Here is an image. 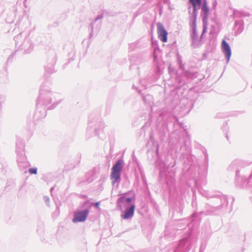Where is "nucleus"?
I'll use <instances>...</instances> for the list:
<instances>
[{
	"label": "nucleus",
	"mask_w": 252,
	"mask_h": 252,
	"mask_svg": "<svg viewBox=\"0 0 252 252\" xmlns=\"http://www.w3.org/2000/svg\"><path fill=\"white\" fill-rule=\"evenodd\" d=\"M123 168V161L118 160L113 166L112 173L111 174L112 183L114 184L120 180V173Z\"/></svg>",
	"instance_id": "1"
},
{
	"label": "nucleus",
	"mask_w": 252,
	"mask_h": 252,
	"mask_svg": "<svg viewBox=\"0 0 252 252\" xmlns=\"http://www.w3.org/2000/svg\"><path fill=\"white\" fill-rule=\"evenodd\" d=\"M157 32L158 38L161 41L163 42H167L168 32L160 23L157 24Z\"/></svg>",
	"instance_id": "2"
},
{
	"label": "nucleus",
	"mask_w": 252,
	"mask_h": 252,
	"mask_svg": "<svg viewBox=\"0 0 252 252\" xmlns=\"http://www.w3.org/2000/svg\"><path fill=\"white\" fill-rule=\"evenodd\" d=\"M88 213L89 211L88 210H84L77 212L75 215V217L72 220L73 222H77L85 221L87 219Z\"/></svg>",
	"instance_id": "3"
},
{
	"label": "nucleus",
	"mask_w": 252,
	"mask_h": 252,
	"mask_svg": "<svg viewBox=\"0 0 252 252\" xmlns=\"http://www.w3.org/2000/svg\"><path fill=\"white\" fill-rule=\"evenodd\" d=\"M222 48L223 52L228 61L231 55V52L229 45L224 40H223L222 42Z\"/></svg>",
	"instance_id": "4"
},
{
	"label": "nucleus",
	"mask_w": 252,
	"mask_h": 252,
	"mask_svg": "<svg viewBox=\"0 0 252 252\" xmlns=\"http://www.w3.org/2000/svg\"><path fill=\"white\" fill-rule=\"evenodd\" d=\"M135 208V205L133 204L130 208L125 211V213L122 215V218L125 219H127L133 216Z\"/></svg>",
	"instance_id": "5"
},
{
	"label": "nucleus",
	"mask_w": 252,
	"mask_h": 252,
	"mask_svg": "<svg viewBox=\"0 0 252 252\" xmlns=\"http://www.w3.org/2000/svg\"><path fill=\"white\" fill-rule=\"evenodd\" d=\"M201 12L204 15L205 18H207L209 13V8L207 5V3L206 0H204L203 4L201 7Z\"/></svg>",
	"instance_id": "6"
},
{
	"label": "nucleus",
	"mask_w": 252,
	"mask_h": 252,
	"mask_svg": "<svg viewBox=\"0 0 252 252\" xmlns=\"http://www.w3.org/2000/svg\"><path fill=\"white\" fill-rule=\"evenodd\" d=\"M190 2L192 4L193 8V12L195 13L197 10V5H200L201 4V0H189Z\"/></svg>",
	"instance_id": "7"
},
{
	"label": "nucleus",
	"mask_w": 252,
	"mask_h": 252,
	"mask_svg": "<svg viewBox=\"0 0 252 252\" xmlns=\"http://www.w3.org/2000/svg\"><path fill=\"white\" fill-rule=\"evenodd\" d=\"M120 199L122 201L126 202L127 203H129L131 201V199L130 198H125L124 197H121Z\"/></svg>",
	"instance_id": "8"
},
{
	"label": "nucleus",
	"mask_w": 252,
	"mask_h": 252,
	"mask_svg": "<svg viewBox=\"0 0 252 252\" xmlns=\"http://www.w3.org/2000/svg\"><path fill=\"white\" fill-rule=\"evenodd\" d=\"M29 172L31 173V174H36L37 173V169L36 168H30L29 169Z\"/></svg>",
	"instance_id": "9"
},
{
	"label": "nucleus",
	"mask_w": 252,
	"mask_h": 252,
	"mask_svg": "<svg viewBox=\"0 0 252 252\" xmlns=\"http://www.w3.org/2000/svg\"><path fill=\"white\" fill-rule=\"evenodd\" d=\"M99 202H96L94 204V206L97 207V208H98L99 207Z\"/></svg>",
	"instance_id": "10"
}]
</instances>
